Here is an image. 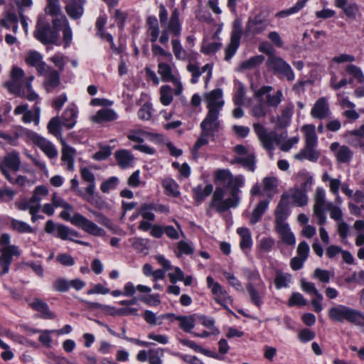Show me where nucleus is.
I'll return each mask as SVG.
<instances>
[{
	"mask_svg": "<svg viewBox=\"0 0 364 364\" xmlns=\"http://www.w3.org/2000/svg\"><path fill=\"white\" fill-rule=\"evenodd\" d=\"M215 177L223 187L215 188L209 208L223 213L230 208L237 207L240 200V188L245 185V177L242 175L233 176L228 169L218 170Z\"/></svg>",
	"mask_w": 364,
	"mask_h": 364,
	"instance_id": "1",
	"label": "nucleus"
},
{
	"mask_svg": "<svg viewBox=\"0 0 364 364\" xmlns=\"http://www.w3.org/2000/svg\"><path fill=\"white\" fill-rule=\"evenodd\" d=\"M181 24L179 20V11L178 9L175 8L171 12L167 27L161 31L159 42L161 44H166L169 39V33L172 34L173 36L175 37L171 40L173 53L176 59L184 60L187 58V53L183 49L178 39V37L181 34Z\"/></svg>",
	"mask_w": 364,
	"mask_h": 364,
	"instance_id": "2",
	"label": "nucleus"
},
{
	"mask_svg": "<svg viewBox=\"0 0 364 364\" xmlns=\"http://www.w3.org/2000/svg\"><path fill=\"white\" fill-rule=\"evenodd\" d=\"M253 129L262 147L269 151L274 149V145H280L282 151H289L299 140L298 136H294L282 142L279 134L274 131L268 132L260 123L253 124Z\"/></svg>",
	"mask_w": 364,
	"mask_h": 364,
	"instance_id": "3",
	"label": "nucleus"
},
{
	"mask_svg": "<svg viewBox=\"0 0 364 364\" xmlns=\"http://www.w3.org/2000/svg\"><path fill=\"white\" fill-rule=\"evenodd\" d=\"M328 315L331 320L336 322L343 323L346 321L356 326L364 325V314L345 305H337L330 308Z\"/></svg>",
	"mask_w": 364,
	"mask_h": 364,
	"instance_id": "4",
	"label": "nucleus"
},
{
	"mask_svg": "<svg viewBox=\"0 0 364 364\" xmlns=\"http://www.w3.org/2000/svg\"><path fill=\"white\" fill-rule=\"evenodd\" d=\"M72 210L64 209L60 215L65 220L70 221L75 226L82 229L84 232L96 237L104 236L105 230L98 227L95 223L88 220L87 218L80 213H75L72 217L70 211Z\"/></svg>",
	"mask_w": 364,
	"mask_h": 364,
	"instance_id": "5",
	"label": "nucleus"
},
{
	"mask_svg": "<svg viewBox=\"0 0 364 364\" xmlns=\"http://www.w3.org/2000/svg\"><path fill=\"white\" fill-rule=\"evenodd\" d=\"M274 88L269 85H264L255 91L254 97L257 100L264 99V102L269 108L277 109L284 99V95L281 90H277L274 93H271Z\"/></svg>",
	"mask_w": 364,
	"mask_h": 364,
	"instance_id": "6",
	"label": "nucleus"
},
{
	"mask_svg": "<svg viewBox=\"0 0 364 364\" xmlns=\"http://www.w3.org/2000/svg\"><path fill=\"white\" fill-rule=\"evenodd\" d=\"M34 36L43 44H57L59 33L52 28L48 22L39 18L37 22Z\"/></svg>",
	"mask_w": 364,
	"mask_h": 364,
	"instance_id": "7",
	"label": "nucleus"
},
{
	"mask_svg": "<svg viewBox=\"0 0 364 364\" xmlns=\"http://www.w3.org/2000/svg\"><path fill=\"white\" fill-rule=\"evenodd\" d=\"M29 77H26L23 70L14 67L11 73V80L4 83V87L13 95H18L26 87Z\"/></svg>",
	"mask_w": 364,
	"mask_h": 364,
	"instance_id": "8",
	"label": "nucleus"
},
{
	"mask_svg": "<svg viewBox=\"0 0 364 364\" xmlns=\"http://www.w3.org/2000/svg\"><path fill=\"white\" fill-rule=\"evenodd\" d=\"M267 65L275 74L282 75L288 81L294 80V73L291 66L282 58L274 55L269 56Z\"/></svg>",
	"mask_w": 364,
	"mask_h": 364,
	"instance_id": "9",
	"label": "nucleus"
},
{
	"mask_svg": "<svg viewBox=\"0 0 364 364\" xmlns=\"http://www.w3.org/2000/svg\"><path fill=\"white\" fill-rule=\"evenodd\" d=\"M269 25L268 17L262 11L250 17L246 23L245 33L247 36H256L264 32Z\"/></svg>",
	"mask_w": 364,
	"mask_h": 364,
	"instance_id": "10",
	"label": "nucleus"
},
{
	"mask_svg": "<svg viewBox=\"0 0 364 364\" xmlns=\"http://www.w3.org/2000/svg\"><path fill=\"white\" fill-rule=\"evenodd\" d=\"M158 73L161 77L163 82H171L174 86V95L180 96L183 90V84L178 75H174L171 67L166 63H159L158 65Z\"/></svg>",
	"mask_w": 364,
	"mask_h": 364,
	"instance_id": "11",
	"label": "nucleus"
},
{
	"mask_svg": "<svg viewBox=\"0 0 364 364\" xmlns=\"http://www.w3.org/2000/svg\"><path fill=\"white\" fill-rule=\"evenodd\" d=\"M21 160L19 155L16 151H12L6 154L4 158L0 161V171L7 180L10 179V169L14 172H17L20 168Z\"/></svg>",
	"mask_w": 364,
	"mask_h": 364,
	"instance_id": "12",
	"label": "nucleus"
},
{
	"mask_svg": "<svg viewBox=\"0 0 364 364\" xmlns=\"http://www.w3.org/2000/svg\"><path fill=\"white\" fill-rule=\"evenodd\" d=\"M30 139L48 158L54 159L58 156V150L55 145L47 139L35 132L29 134Z\"/></svg>",
	"mask_w": 364,
	"mask_h": 364,
	"instance_id": "13",
	"label": "nucleus"
},
{
	"mask_svg": "<svg viewBox=\"0 0 364 364\" xmlns=\"http://www.w3.org/2000/svg\"><path fill=\"white\" fill-rule=\"evenodd\" d=\"M0 266L2 267L1 274H5L9 272V267L13 261V257H18L20 251L16 245H11L0 248Z\"/></svg>",
	"mask_w": 364,
	"mask_h": 364,
	"instance_id": "14",
	"label": "nucleus"
},
{
	"mask_svg": "<svg viewBox=\"0 0 364 364\" xmlns=\"http://www.w3.org/2000/svg\"><path fill=\"white\" fill-rule=\"evenodd\" d=\"M289 215V196L283 194L275 210V228L288 225L285 220Z\"/></svg>",
	"mask_w": 364,
	"mask_h": 364,
	"instance_id": "15",
	"label": "nucleus"
},
{
	"mask_svg": "<svg viewBox=\"0 0 364 364\" xmlns=\"http://www.w3.org/2000/svg\"><path fill=\"white\" fill-rule=\"evenodd\" d=\"M219 114V112L208 111L206 117L200 123L201 131H205L214 135V133L218 132L220 127Z\"/></svg>",
	"mask_w": 364,
	"mask_h": 364,
	"instance_id": "16",
	"label": "nucleus"
},
{
	"mask_svg": "<svg viewBox=\"0 0 364 364\" xmlns=\"http://www.w3.org/2000/svg\"><path fill=\"white\" fill-rule=\"evenodd\" d=\"M242 36V28L240 25L235 26L232 31L230 42L225 49V60L229 61L235 54L239 46Z\"/></svg>",
	"mask_w": 364,
	"mask_h": 364,
	"instance_id": "17",
	"label": "nucleus"
},
{
	"mask_svg": "<svg viewBox=\"0 0 364 364\" xmlns=\"http://www.w3.org/2000/svg\"><path fill=\"white\" fill-rule=\"evenodd\" d=\"M223 91L220 89H215L205 95L207 108L208 111L213 110L219 112L222 109L224 101L222 100Z\"/></svg>",
	"mask_w": 364,
	"mask_h": 364,
	"instance_id": "18",
	"label": "nucleus"
},
{
	"mask_svg": "<svg viewBox=\"0 0 364 364\" xmlns=\"http://www.w3.org/2000/svg\"><path fill=\"white\" fill-rule=\"evenodd\" d=\"M331 114L328 104L325 97L319 98L311 111L312 117L319 119L329 118Z\"/></svg>",
	"mask_w": 364,
	"mask_h": 364,
	"instance_id": "19",
	"label": "nucleus"
},
{
	"mask_svg": "<svg viewBox=\"0 0 364 364\" xmlns=\"http://www.w3.org/2000/svg\"><path fill=\"white\" fill-rule=\"evenodd\" d=\"M335 6L341 9L347 18L350 20H355L359 13L358 5L353 1H348V0H337L335 1Z\"/></svg>",
	"mask_w": 364,
	"mask_h": 364,
	"instance_id": "20",
	"label": "nucleus"
},
{
	"mask_svg": "<svg viewBox=\"0 0 364 364\" xmlns=\"http://www.w3.org/2000/svg\"><path fill=\"white\" fill-rule=\"evenodd\" d=\"M85 0H67L65 7L68 15L73 19H79L83 14Z\"/></svg>",
	"mask_w": 364,
	"mask_h": 364,
	"instance_id": "21",
	"label": "nucleus"
},
{
	"mask_svg": "<svg viewBox=\"0 0 364 364\" xmlns=\"http://www.w3.org/2000/svg\"><path fill=\"white\" fill-rule=\"evenodd\" d=\"M330 149L336 151L335 156L336 161L340 164L348 163L353 158V152L347 146H340L338 142H333L331 144Z\"/></svg>",
	"mask_w": 364,
	"mask_h": 364,
	"instance_id": "22",
	"label": "nucleus"
},
{
	"mask_svg": "<svg viewBox=\"0 0 364 364\" xmlns=\"http://www.w3.org/2000/svg\"><path fill=\"white\" fill-rule=\"evenodd\" d=\"M56 236L63 240H70L80 245H89L86 242L74 240V237H80L79 232L62 224H58L56 227Z\"/></svg>",
	"mask_w": 364,
	"mask_h": 364,
	"instance_id": "23",
	"label": "nucleus"
},
{
	"mask_svg": "<svg viewBox=\"0 0 364 364\" xmlns=\"http://www.w3.org/2000/svg\"><path fill=\"white\" fill-rule=\"evenodd\" d=\"M114 157L117 164L122 168H127L132 166L134 161V156L131 151L127 149H120L116 151Z\"/></svg>",
	"mask_w": 364,
	"mask_h": 364,
	"instance_id": "24",
	"label": "nucleus"
},
{
	"mask_svg": "<svg viewBox=\"0 0 364 364\" xmlns=\"http://www.w3.org/2000/svg\"><path fill=\"white\" fill-rule=\"evenodd\" d=\"M320 152L316 149V146H306L299 153L295 154L294 158L302 161L306 159L311 162H316L318 159Z\"/></svg>",
	"mask_w": 364,
	"mask_h": 364,
	"instance_id": "25",
	"label": "nucleus"
},
{
	"mask_svg": "<svg viewBox=\"0 0 364 364\" xmlns=\"http://www.w3.org/2000/svg\"><path fill=\"white\" fill-rule=\"evenodd\" d=\"M62 156L61 159L64 164L66 166V168L68 171L74 170V159L75 155V150L67 145L65 141L62 142Z\"/></svg>",
	"mask_w": 364,
	"mask_h": 364,
	"instance_id": "26",
	"label": "nucleus"
},
{
	"mask_svg": "<svg viewBox=\"0 0 364 364\" xmlns=\"http://www.w3.org/2000/svg\"><path fill=\"white\" fill-rule=\"evenodd\" d=\"M18 22L17 15L10 11L6 12L4 17L0 18V26L6 29H11L14 33L18 31Z\"/></svg>",
	"mask_w": 364,
	"mask_h": 364,
	"instance_id": "27",
	"label": "nucleus"
},
{
	"mask_svg": "<svg viewBox=\"0 0 364 364\" xmlns=\"http://www.w3.org/2000/svg\"><path fill=\"white\" fill-rule=\"evenodd\" d=\"M80 175L82 180L88 183L87 187L85 188V191L87 195L94 198V193L95 190V178L93 173L87 168L82 167L80 168Z\"/></svg>",
	"mask_w": 364,
	"mask_h": 364,
	"instance_id": "28",
	"label": "nucleus"
},
{
	"mask_svg": "<svg viewBox=\"0 0 364 364\" xmlns=\"http://www.w3.org/2000/svg\"><path fill=\"white\" fill-rule=\"evenodd\" d=\"M77 111L74 107H68L60 118V122L68 129L74 127L76 124Z\"/></svg>",
	"mask_w": 364,
	"mask_h": 364,
	"instance_id": "29",
	"label": "nucleus"
},
{
	"mask_svg": "<svg viewBox=\"0 0 364 364\" xmlns=\"http://www.w3.org/2000/svg\"><path fill=\"white\" fill-rule=\"evenodd\" d=\"M211 291L213 294L215 296V301L223 305L225 309L230 311L228 307L225 306L224 303L228 301H232V299L228 294L227 291L223 288V287L219 283H216V284L213 287Z\"/></svg>",
	"mask_w": 364,
	"mask_h": 364,
	"instance_id": "30",
	"label": "nucleus"
},
{
	"mask_svg": "<svg viewBox=\"0 0 364 364\" xmlns=\"http://www.w3.org/2000/svg\"><path fill=\"white\" fill-rule=\"evenodd\" d=\"M261 289L260 292L256 289L254 284L252 282H248L247 285V290L250 295V301L254 304L257 307H260L263 303L262 296L264 293L265 289Z\"/></svg>",
	"mask_w": 364,
	"mask_h": 364,
	"instance_id": "31",
	"label": "nucleus"
},
{
	"mask_svg": "<svg viewBox=\"0 0 364 364\" xmlns=\"http://www.w3.org/2000/svg\"><path fill=\"white\" fill-rule=\"evenodd\" d=\"M60 74L55 70L52 69L45 76L44 85L48 92H52L53 89L60 85Z\"/></svg>",
	"mask_w": 364,
	"mask_h": 364,
	"instance_id": "32",
	"label": "nucleus"
},
{
	"mask_svg": "<svg viewBox=\"0 0 364 364\" xmlns=\"http://www.w3.org/2000/svg\"><path fill=\"white\" fill-rule=\"evenodd\" d=\"M269 112V107L264 101V98L261 97V100H257L256 103L252 104L250 106V113L252 117L257 118H262L266 117Z\"/></svg>",
	"mask_w": 364,
	"mask_h": 364,
	"instance_id": "33",
	"label": "nucleus"
},
{
	"mask_svg": "<svg viewBox=\"0 0 364 364\" xmlns=\"http://www.w3.org/2000/svg\"><path fill=\"white\" fill-rule=\"evenodd\" d=\"M305 136V145L316 146L318 138L316 133L315 126L313 124H306L301 128Z\"/></svg>",
	"mask_w": 364,
	"mask_h": 364,
	"instance_id": "34",
	"label": "nucleus"
},
{
	"mask_svg": "<svg viewBox=\"0 0 364 364\" xmlns=\"http://www.w3.org/2000/svg\"><path fill=\"white\" fill-rule=\"evenodd\" d=\"M179 322V327L185 332L191 333L195 327L196 315L189 316H173Z\"/></svg>",
	"mask_w": 364,
	"mask_h": 364,
	"instance_id": "35",
	"label": "nucleus"
},
{
	"mask_svg": "<svg viewBox=\"0 0 364 364\" xmlns=\"http://www.w3.org/2000/svg\"><path fill=\"white\" fill-rule=\"evenodd\" d=\"M117 114L112 109H102L99 110L95 115L92 117L94 122L101 123L104 122H110L117 119Z\"/></svg>",
	"mask_w": 364,
	"mask_h": 364,
	"instance_id": "36",
	"label": "nucleus"
},
{
	"mask_svg": "<svg viewBox=\"0 0 364 364\" xmlns=\"http://www.w3.org/2000/svg\"><path fill=\"white\" fill-rule=\"evenodd\" d=\"M213 191V186L208 184L205 186H198L193 189V198L198 203H202Z\"/></svg>",
	"mask_w": 364,
	"mask_h": 364,
	"instance_id": "37",
	"label": "nucleus"
},
{
	"mask_svg": "<svg viewBox=\"0 0 364 364\" xmlns=\"http://www.w3.org/2000/svg\"><path fill=\"white\" fill-rule=\"evenodd\" d=\"M63 125L60 122L58 117L52 118L48 124L47 128L48 132L57 139H60L61 142L64 141L62 139V127Z\"/></svg>",
	"mask_w": 364,
	"mask_h": 364,
	"instance_id": "38",
	"label": "nucleus"
},
{
	"mask_svg": "<svg viewBox=\"0 0 364 364\" xmlns=\"http://www.w3.org/2000/svg\"><path fill=\"white\" fill-rule=\"evenodd\" d=\"M237 234L241 237L240 247L242 250L250 249L252 245V240L250 231L246 228H239L237 230Z\"/></svg>",
	"mask_w": 364,
	"mask_h": 364,
	"instance_id": "39",
	"label": "nucleus"
},
{
	"mask_svg": "<svg viewBox=\"0 0 364 364\" xmlns=\"http://www.w3.org/2000/svg\"><path fill=\"white\" fill-rule=\"evenodd\" d=\"M269 201L268 200H264L260 201L257 207L253 210L250 221L252 224L257 223L262 217L263 214L267 210Z\"/></svg>",
	"mask_w": 364,
	"mask_h": 364,
	"instance_id": "40",
	"label": "nucleus"
},
{
	"mask_svg": "<svg viewBox=\"0 0 364 364\" xmlns=\"http://www.w3.org/2000/svg\"><path fill=\"white\" fill-rule=\"evenodd\" d=\"M276 230L280 235L282 241L288 245H292L295 244V237L294 234L291 232L289 225L277 227Z\"/></svg>",
	"mask_w": 364,
	"mask_h": 364,
	"instance_id": "41",
	"label": "nucleus"
},
{
	"mask_svg": "<svg viewBox=\"0 0 364 364\" xmlns=\"http://www.w3.org/2000/svg\"><path fill=\"white\" fill-rule=\"evenodd\" d=\"M160 102L164 105H169L173 99L174 89L168 85H162L159 89Z\"/></svg>",
	"mask_w": 364,
	"mask_h": 364,
	"instance_id": "42",
	"label": "nucleus"
},
{
	"mask_svg": "<svg viewBox=\"0 0 364 364\" xmlns=\"http://www.w3.org/2000/svg\"><path fill=\"white\" fill-rule=\"evenodd\" d=\"M179 341L183 346L189 347L190 348L193 349L196 352L200 353L206 356H209V357L214 358H219L216 353L203 348L201 346H198L193 341L188 340V339H180Z\"/></svg>",
	"mask_w": 364,
	"mask_h": 364,
	"instance_id": "43",
	"label": "nucleus"
},
{
	"mask_svg": "<svg viewBox=\"0 0 364 364\" xmlns=\"http://www.w3.org/2000/svg\"><path fill=\"white\" fill-rule=\"evenodd\" d=\"M232 163L240 164L245 168L249 171L255 170V156L254 154H250L246 156L235 158Z\"/></svg>",
	"mask_w": 364,
	"mask_h": 364,
	"instance_id": "44",
	"label": "nucleus"
},
{
	"mask_svg": "<svg viewBox=\"0 0 364 364\" xmlns=\"http://www.w3.org/2000/svg\"><path fill=\"white\" fill-rule=\"evenodd\" d=\"M326 193L322 188H317L314 196V212L325 210Z\"/></svg>",
	"mask_w": 364,
	"mask_h": 364,
	"instance_id": "45",
	"label": "nucleus"
},
{
	"mask_svg": "<svg viewBox=\"0 0 364 364\" xmlns=\"http://www.w3.org/2000/svg\"><path fill=\"white\" fill-rule=\"evenodd\" d=\"M70 189L71 190H73L76 192L77 195L83 198L84 199H85L88 203L95 205L96 207L100 208L101 206L100 205V203H98L97 200H95V198H92L91 196H90L89 195H86L85 194L82 190H80L78 187V185H79V183H78V181L76 177L73 178V179H71L70 181Z\"/></svg>",
	"mask_w": 364,
	"mask_h": 364,
	"instance_id": "46",
	"label": "nucleus"
},
{
	"mask_svg": "<svg viewBox=\"0 0 364 364\" xmlns=\"http://www.w3.org/2000/svg\"><path fill=\"white\" fill-rule=\"evenodd\" d=\"M294 106L291 102L287 104L281 111V115L278 117V120L281 126H286L294 112Z\"/></svg>",
	"mask_w": 364,
	"mask_h": 364,
	"instance_id": "47",
	"label": "nucleus"
},
{
	"mask_svg": "<svg viewBox=\"0 0 364 364\" xmlns=\"http://www.w3.org/2000/svg\"><path fill=\"white\" fill-rule=\"evenodd\" d=\"M148 36L151 43H155L159 38L160 30L156 18H149Z\"/></svg>",
	"mask_w": 364,
	"mask_h": 364,
	"instance_id": "48",
	"label": "nucleus"
},
{
	"mask_svg": "<svg viewBox=\"0 0 364 364\" xmlns=\"http://www.w3.org/2000/svg\"><path fill=\"white\" fill-rule=\"evenodd\" d=\"M153 209H156V204H154V203H144L139 208L140 215H141L144 220H147L149 221H154L155 219V215L151 212V210H154Z\"/></svg>",
	"mask_w": 364,
	"mask_h": 364,
	"instance_id": "49",
	"label": "nucleus"
},
{
	"mask_svg": "<svg viewBox=\"0 0 364 364\" xmlns=\"http://www.w3.org/2000/svg\"><path fill=\"white\" fill-rule=\"evenodd\" d=\"M307 1L308 0H299L293 7L277 13L275 16L278 18H285L291 14H296L304 6Z\"/></svg>",
	"mask_w": 364,
	"mask_h": 364,
	"instance_id": "50",
	"label": "nucleus"
},
{
	"mask_svg": "<svg viewBox=\"0 0 364 364\" xmlns=\"http://www.w3.org/2000/svg\"><path fill=\"white\" fill-rule=\"evenodd\" d=\"M264 60V56L258 55L250 58L249 60L242 62L240 68L242 70H251L260 65Z\"/></svg>",
	"mask_w": 364,
	"mask_h": 364,
	"instance_id": "51",
	"label": "nucleus"
},
{
	"mask_svg": "<svg viewBox=\"0 0 364 364\" xmlns=\"http://www.w3.org/2000/svg\"><path fill=\"white\" fill-rule=\"evenodd\" d=\"M11 228L19 233H31L33 229L26 223L16 219L11 221Z\"/></svg>",
	"mask_w": 364,
	"mask_h": 364,
	"instance_id": "52",
	"label": "nucleus"
},
{
	"mask_svg": "<svg viewBox=\"0 0 364 364\" xmlns=\"http://www.w3.org/2000/svg\"><path fill=\"white\" fill-rule=\"evenodd\" d=\"M89 211L97 218V221L100 223L111 230L113 232H117V227L114 226L112 221L107 217L104 215L102 213L93 210H89Z\"/></svg>",
	"mask_w": 364,
	"mask_h": 364,
	"instance_id": "53",
	"label": "nucleus"
},
{
	"mask_svg": "<svg viewBox=\"0 0 364 364\" xmlns=\"http://www.w3.org/2000/svg\"><path fill=\"white\" fill-rule=\"evenodd\" d=\"M33 77H29V82H26V87L17 96L26 98L29 101H35L38 98V95L31 89V82Z\"/></svg>",
	"mask_w": 364,
	"mask_h": 364,
	"instance_id": "54",
	"label": "nucleus"
},
{
	"mask_svg": "<svg viewBox=\"0 0 364 364\" xmlns=\"http://www.w3.org/2000/svg\"><path fill=\"white\" fill-rule=\"evenodd\" d=\"M53 27L55 30L59 32V31H63L67 26H69V22L66 16L63 14H60L56 16H54L52 19Z\"/></svg>",
	"mask_w": 364,
	"mask_h": 364,
	"instance_id": "55",
	"label": "nucleus"
},
{
	"mask_svg": "<svg viewBox=\"0 0 364 364\" xmlns=\"http://www.w3.org/2000/svg\"><path fill=\"white\" fill-rule=\"evenodd\" d=\"M47 6L45 9L46 14L53 17L61 14V8L59 4V0H47Z\"/></svg>",
	"mask_w": 364,
	"mask_h": 364,
	"instance_id": "56",
	"label": "nucleus"
},
{
	"mask_svg": "<svg viewBox=\"0 0 364 364\" xmlns=\"http://www.w3.org/2000/svg\"><path fill=\"white\" fill-rule=\"evenodd\" d=\"M171 316H173V314H166L159 317H156V314L154 312L149 310H146L144 312V318L148 323L151 325H161V321H159V319L168 318Z\"/></svg>",
	"mask_w": 364,
	"mask_h": 364,
	"instance_id": "57",
	"label": "nucleus"
},
{
	"mask_svg": "<svg viewBox=\"0 0 364 364\" xmlns=\"http://www.w3.org/2000/svg\"><path fill=\"white\" fill-rule=\"evenodd\" d=\"M291 198L298 206H304L308 203V197L303 191L296 189L291 194Z\"/></svg>",
	"mask_w": 364,
	"mask_h": 364,
	"instance_id": "58",
	"label": "nucleus"
},
{
	"mask_svg": "<svg viewBox=\"0 0 364 364\" xmlns=\"http://www.w3.org/2000/svg\"><path fill=\"white\" fill-rule=\"evenodd\" d=\"M42 59L43 56L40 53L36 50H31L28 52V55L26 58V62L28 65L35 67L42 61Z\"/></svg>",
	"mask_w": 364,
	"mask_h": 364,
	"instance_id": "59",
	"label": "nucleus"
},
{
	"mask_svg": "<svg viewBox=\"0 0 364 364\" xmlns=\"http://www.w3.org/2000/svg\"><path fill=\"white\" fill-rule=\"evenodd\" d=\"M118 181L117 177H110L101 184L100 189L103 193H107L110 190L114 189L117 187Z\"/></svg>",
	"mask_w": 364,
	"mask_h": 364,
	"instance_id": "60",
	"label": "nucleus"
},
{
	"mask_svg": "<svg viewBox=\"0 0 364 364\" xmlns=\"http://www.w3.org/2000/svg\"><path fill=\"white\" fill-rule=\"evenodd\" d=\"M39 112L40 108L36 107V112L33 113L32 111L28 110L24 113L22 117V120L25 123H30L33 121L36 124H38L39 122Z\"/></svg>",
	"mask_w": 364,
	"mask_h": 364,
	"instance_id": "61",
	"label": "nucleus"
},
{
	"mask_svg": "<svg viewBox=\"0 0 364 364\" xmlns=\"http://www.w3.org/2000/svg\"><path fill=\"white\" fill-rule=\"evenodd\" d=\"M187 70L191 73L192 78L191 82L196 84L198 82V78L201 75V71L199 66L196 64L189 63L187 65Z\"/></svg>",
	"mask_w": 364,
	"mask_h": 364,
	"instance_id": "62",
	"label": "nucleus"
},
{
	"mask_svg": "<svg viewBox=\"0 0 364 364\" xmlns=\"http://www.w3.org/2000/svg\"><path fill=\"white\" fill-rule=\"evenodd\" d=\"M48 193V191L46 186H39L36 187L31 198H33V200H34L40 204V202L41 201L43 198L46 196Z\"/></svg>",
	"mask_w": 364,
	"mask_h": 364,
	"instance_id": "63",
	"label": "nucleus"
},
{
	"mask_svg": "<svg viewBox=\"0 0 364 364\" xmlns=\"http://www.w3.org/2000/svg\"><path fill=\"white\" fill-rule=\"evenodd\" d=\"M346 70L348 74L353 75L359 82H364V75L361 70L357 66L354 65H349L346 67Z\"/></svg>",
	"mask_w": 364,
	"mask_h": 364,
	"instance_id": "64",
	"label": "nucleus"
}]
</instances>
